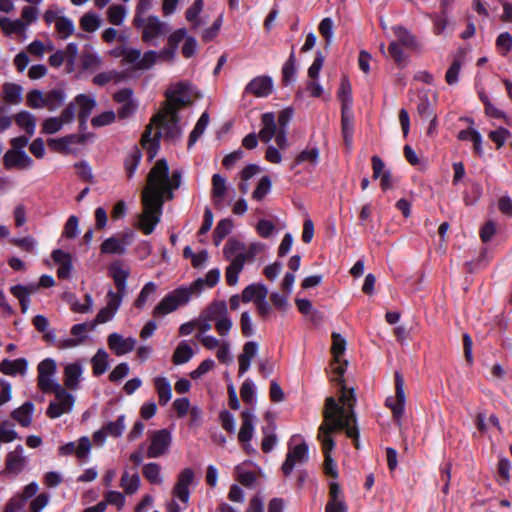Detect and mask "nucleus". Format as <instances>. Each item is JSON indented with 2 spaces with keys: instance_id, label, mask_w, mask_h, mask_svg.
Returning <instances> with one entry per match:
<instances>
[{
  "instance_id": "nucleus-37",
  "label": "nucleus",
  "mask_w": 512,
  "mask_h": 512,
  "mask_svg": "<svg viewBox=\"0 0 512 512\" xmlns=\"http://www.w3.org/2000/svg\"><path fill=\"white\" fill-rule=\"evenodd\" d=\"M319 155L320 153L317 147L307 148L296 156L294 163L291 165V169H294L296 165L306 162L312 166H316L319 162Z\"/></svg>"
},
{
  "instance_id": "nucleus-13",
  "label": "nucleus",
  "mask_w": 512,
  "mask_h": 512,
  "mask_svg": "<svg viewBox=\"0 0 512 512\" xmlns=\"http://www.w3.org/2000/svg\"><path fill=\"white\" fill-rule=\"evenodd\" d=\"M3 165L6 170H26L32 167L33 159L25 151L8 150L3 156Z\"/></svg>"
},
{
  "instance_id": "nucleus-50",
  "label": "nucleus",
  "mask_w": 512,
  "mask_h": 512,
  "mask_svg": "<svg viewBox=\"0 0 512 512\" xmlns=\"http://www.w3.org/2000/svg\"><path fill=\"white\" fill-rule=\"evenodd\" d=\"M142 158L141 151L134 147L125 159V170L128 178H132Z\"/></svg>"
},
{
  "instance_id": "nucleus-61",
  "label": "nucleus",
  "mask_w": 512,
  "mask_h": 512,
  "mask_svg": "<svg viewBox=\"0 0 512 512\" xmlns=\"http://www.w3.org/2000/svg\"><path fill=\"white\" fill-rule=\"evenodd\" d=\"M27 105L32 109L45 107V94L40 90L34 89L27 94Z\"/></svg>"
},
{
  "instance_id": "nucleus-51",
  "label": "nucleus",
  "mask_w": 512,
  "mask_h": 512,
  "mask_svg": "<svg viewBox=\"0 0 512 512\" xmlns=\"http://www.w3.org/2000/svg\"><path fill=\"white\" fill-rule=\"evenodd\" d=\"M209 123V115L207 112H204L199 120L197 121L193 131L191 132L188 140V148L192 147L197 139L204 133L207 125Z\"/></svg>"
},
{
  "instance_id": "nucleus-58",
  "label": "nucleus",
  "mask_w": 512,
  "mask_h": 512,
  "mask_svg": "<svg viewBox=\"0 0 512 512\" xmlns=\"http://www.w3.org/2000/svg\"><path fill=\"white\" fill-rule=\"evenodd\" d=\"M124 420L125 416L121 415L116 419V421H111L105 424L103 428L107 432V435L115 438L121 436L125 428Z\"/></svg>"
},
{
  "instance_id": "nucleus-31",
  "label": "nucleus",
  "mask_w": 512,
  "mask_h": 512,
  "mask_svg": "<svg viewBox=\"0 0 512 512\" xmlns=\"http://www.w3.org/2000/svg\"><path fill=\"white\" fill-rule=\"evenodd\" d=\"M34 410V405L32 402L27 401L23 403L19 408L13 411L12 417L16 420L21 426L28 427L32 421V413Z\"/></svg>"
},
{
  "instance_id": "nucleus-19",
  "label": "nucleus",
  "mask_w": 512,
  "mask_h": 512,
  "mask_svg": "<svg viewBox=\"0 0 512 512\" xmlns=\"http://www.w3.org/2000/svg\"><path fill=\"white\" fill-rule=\"evenodd\" d=\"M90 138H92L90 134H71L59 139H50L48 144L56 150L67 151L70 150L73 145L85 144Z\"/></svg>"
},
{
  "instance_id": "nucleus-54",
  "label": "nucleus",
  "mask_w": 512,
  "mask_h": 512,
  "mask_svg": "<svg viewBox=\"0 0 512 512\" xmlns=\"http://www.w3.org/2000/svg\"><path fill=\"white\" fill-rule=\"evenodd\" d=\"M123 80V75L117 71L102 72L93 77V83L103 86L109 82L119 83Z\"/></svg>"
},
{
  "instance_id": "nucleus-9",
  "label": "nucleus",
  "mask_w": 512,
  "mask_h": 512,
  "mask_svg": "<svg viewBox=\"0 0 512 512\" xmlns=\"http://www.w3.org/2000/svg\"><path fill=\"white\" fill-rule=\"evenodd\" d=\"M133 24L143 29L142 39L145 43H152L154 39L164 36L169 32L168 25L157 16H149L146 19L141 16H135Z\"/></svg>"
},
{
  "instance_id": "nucleus-44",
  "label": "nucleus",
  "mask_w": 512,
  "mask_h": 512,
  "mask_svg": "<svg viewBox=\"0 0 512 512\" xmlns=\"http://www.w3.org/2000/svg\"><path fill=\"white\" fill-rule=\"evenodd\" d=\"M81 65L84 70L96 71L102 65L101 57L92 52V51H84L81 55Z\"/></svg>"
},
{
  "instance_id": "nucleus-26",
  "label": "nucleus",
  "mask_w": 512,
  "mask_h": 512,
  "mask_svg": "<svg viewBox=\"0 0 512 512\" xmlns=\"http://www.w3.org/2000/svg\"><path fill=\"white\" fill-rule=\"evenodd\" d=\"M258 352V344L254 341H249L244 344L243 351L238 357L239 373L244 374L250 367L251 360Z\"/></svg>"
},
{
  "instance_id": "nucleus-39",
  "label": "nucleus",
  "mask_w": 512,
  "mask_h": 512,
  "mask_svg": "<svg viewBox=\"0 0 512 512\" xmlns=\"http://www.w3.org/2000/svg\"><path fill=\"white\" fill-rule=\"evenodd\" d=\"M226 190V179L220 174H214L212 177V197L216 206L223 200Z\"/></svg>"
},
{
  "instance_id": "nucleus-20",
  "label": "nucleus",
  "mask_w": 512,
  "mask_h": 512,
  "mask_svg": "<svg viewBox=\"0 0 512 512\" xmlns=\"http://www.w3.org/2000/svg\"><path fill=\"white\" fill-rule=\"evenodd\" d=\"M395 396L386 398L385 405L392 411L393 418L399 421L404 414L405 392L403 386H395Z\"/></svg>"
},
{
  "instance_id": "nucleus-46",
  "label": "nucleus",
  "mask_w": 512,
  "mask_h": 512,
  "mask_svg": "<svg viewBox=\"0 0 512 512\" xmlns=\"http://www.w3.org/2000/svg\"><path fill=\"white\" fill-rule=\"evenodd\" d=\"M126 14V8L120 4L111 5L107 10V18L109 23L116 26L123 24Z\"/></svg>"
},
{
  "instance_id": "nucleus-56",
  "label": "nucleus",
  "mask_w": 512,
  "mask_h": 512,
  "mask_svg": "<svg viewBox=\"0 0 512 512\" xmlns=\"http://www.w3.org/2000/svg\"><path fill=\"white\" fill-rule=\"evenodd\" d=\"M393 31L397 37L398 44L405 47H414L416 45L415 37L411 35L406 28L402 26H395L393 27Z\"/></svg>"
},
{
  "instance_id": "nucleus-11",
  "label": "nucleus",
  "mask_w": 512,
  "mask_h": 512,
  "mask_svg": "<svg viewBox=\"0 0 512 512\" xmlns=\"http://www.w3.org/2000/svg\"><path fill=\"white\" fill-rule=\"evenodd\" d=\"M147 450L148 458H158L164 455L171 444V433L167 429L154 431L150 436Z\"/></svg>"
},
{
  "instance_id": "nucleus-57",
  "label": "nucleus",
  "mask_w": 512,
  "mask_h": 512,
  "mask_svg": "<svg viewBox=\"0 0 512 512\" xmlns=\"http://www.w3.org/2000/svg\"><path fill=\"white\" fill-rule=\"evenodd\" d=\"M101 25V20L94 13H86L80 19V26L86 32H94Z\"/></svg>"
},
{
  "instance_id": "nucleus-6",
  "label": "nucleus",
  "mask_w": 512,
  "mask_h": 512,
  "mask_svg": "<svg viewBox=\"0 0 512 512\" xmlns=\"http://www.w3.org/2000/svg\"><path fill=\"white\" fill-rule=\"evenodd\" d=\"M44 393L54 392L55 400L51 401L46 414L51 419L59 418L65 413H69L74 404V397L66 391V386H40ZM76 388L77 386H70Z\"/></svg>"
},
{
  "instance_id": "nucleus-35",
  "label": "nucleus",
  "mask_w": 512,
  "mask_h": 512,
  "mask_svg": "<svg viewBox=\"0 0 512 512\" xmlns=\"http://www.w3.org/2000/svg\"><path fill=\"white\" fill-rule=\"evenodd\" d=\"M158 286L154 282L146 283L141 289L138 297L134 301V306L143 309L146 303L152 300L157 292Z\"/></svg>"
},
{
  "instance_id": "nucleus-33",
  "label": "nucleus",
  "mask_w": 512,
  "mask_h": 512,
  "mask_svg": "<svg viewBox=\"0 0 512 512\" xmlns=\"http://www.w3.org/2000/svg\"><path fill=\"white\" fill-rule=\"evenodd\" d=\"M66 99V93L62 88L53 89L45 94V107L55 111L62 106Z\"/></svg>"
},
{
  "instance_id": "nucleus-55",
  "label": "nucleus",
  "mask_w": 512,
  "mask_h": 512,
  "mask_svg": "<svg viewBox=\"0 0 512 512\" xmlns=\"http://www.w3.org/2000/svg\"><path fill=\"white\" fill-rule=\"evenodd\" d=\"M55 29L62 39H66L74 33L75 26L71 19L62 16L60 19H58L55 25Z\"/></svg>"
},
{
  "instance_id": "nucleus-48",
  "label": "nucleus",
  "mask_w": 512,
  "mask_h": 512,
  "mask_svg": "<svg viewBox=\"0 0 512 512\" xmlns=\"http://www.w3.org/2000/svg\"><path fill=\"white\" fill-rule=\"evenodd\" d=\"M338 97L341 100V109H351L352 106V89L350 82L347 78H342L340 88L338 91Z\"/></svg>"
},
{
  "instance_id": "nucleus-21",
  "label": "nucleus",
  "mask_w": 512,
  "mask_h": 512,
  "mask_svg": "<svg viewBox=\"0 0 512 512\" xmlns=\"http://www.w3.org/2000/svg\"><path fill=\"white\" fill-rule=\"evenodd\" d=\"M38 383L37 384H56L54 376L57 372V363L52 358L42 360L38 366Z\"/></svg>"
},
{
  "instance_id": "nucleus-34",
  "label": "nucleus",
  "mask_w": 512,
  "mask_h": 512,
  "mask_svg": "<svg viewBox=\"0 0 512 512\" xmlns=\"http://www.w3.org/2000/svg\"><path fill=\"white\" fill-rule=\"evenodd\" d=\"M3 98L9 104H19L23 97V88L15 83H5L2 86Z\"/></svg>"
},
{
  "instance_id": "nucleus-40",
  "label": "nucleus",
  "mask_w": 512,
  "mask_h": 512,
  "mask_svg": "<svg viewBox=\"0 0 512 512\" xmlns=\"http://www.w3.org/2000/svg\"><path fill=\"white\" fill-rule=\"evenodd\" d=\"M16 124L24 129L30 136L35 132L36 119L33 114L28 111H21L15 116Z\"/></svg>"
},
{
  "instance_id": "nucleus-53",
  "label": "nucleus",
  "mask_w": 512,
  "mask_h": 512,
  "mask_svg": "<svg viewBox=\"0 0 512 512\" xmlns=\"http://www.w3.org/2000/svg\"><path fill=\"white\" fill-rule=\"evenodd\" d=\"M417 112L423 119H429L436 116L433 110V102L430 101L427 94L420 96L419 103L417 105Z\"/></svg>"
},
{
  "instance_id": "nucleus-4",
  "label": "nucleus",
  "mask_w": 512,
  "mask_h": 512,
  "mask_svg": "<svg viewBox=\"0 0 512 512\" xmlns=\"http://www.w3.org/2000/svg\"><path fill=\"white\" fill-rule=\"evenodd\" d=\"M263 249L264 245L258 242L246 245L235 238L228 239L223 247V256L230 262L225 270V279L229 286H235L238 283L239 274L245 263L253 262L256 255Z\"/></svg>"
},
{
  "instance_id": "nucleus-47",
  "label": "nucleus",
  "mask_w": 512,
  "mask_h": 512,
  "mask_svg": "<svg viewBox=\"0 0 512 512\" xmlns=\"http://www.w3.org/2000/svg\"><path fill=\"white\" fill-rule=\"evenodd\" d=\"M120 485L126 494H134L140 486V477L137 473L130 476L129 473L125 471L121 476Z\"/></svg>"
},
{
  "instance_id": "nucleus-30",
  "label": "nucleus",
  "mask_w": 512,
  "mask_h": 512,
  "mask_svg": "<svg viewBox=\"0 0 512 512\" xmlns=\"http://www.w3.org/2000/svg\"><path fill=\"white\" fill-rule=\"evenodd\" d=\"M27 369V360L18 358L15 360L4 359L0 363V371L6 375L24 374Z\"/></svg>"
},
{
  "instance_id": "nucleus-17",
  "label": "nucleus",
  "mask_w": 512,
  "mask_h": 512,
  "mask_svg": "<svg viewBox=\"0 0 512 512\" xmlns=\"http://www.w3.org/2000/svg\"><path fill=\"white\" fill-rule=\"evenodd\" d=\"M136 339L133 337L124 338L118 333H112L108 336L107 343L109 348L118 356L127 354L134 350Z\"/></svg>"
},
{
  "instance_id": "nucleus-3",
  "label": "nucleus",
  "mask_w": 512,
  "mask_h": 512,
  "mask_svg": "<svg viewBox=\"0 0 512 512\" xmlns=\"http://www.w3.org/2000/svg\"><path fill=\"white\" fill-rule=\"evenodd\" d=\"M162 135L166 140L172 142L181 137L182 128L179 124L178 111L162 107L146 127L141 144L144 149L149 151L150 158L156 155L159 138Z\"/></svg>"
},
{
  "instance_id": "nucleus-49",
  "label": "nucleus",
  "mask_w": 512,
  "mask_h": 512,
  "mask_svg": "<svg viewBox=\"0 0 512 512\" xmlns=\"http://www.w3.org/2000/svg\"><path fill=\"white\" fill-rule=\"evenodd\" d=\"M160 471H161L160 465L155 462H150V463L145 464L142 469L143 476L151 484H161L162 483Z\"/></svg>"
},
{
  "instance_id": "nucleus-43",
  "label": "nucleus",
  "mask_w": 512,
  "mask_h": 512,
  "mask_svg": "<svg viewBox=\"0 0 512 512\" xmlns=\"http://www.w3.org/2000/svg\"><path fill=\"white\" fill-rule=\"evenodd\" d=\"M100 250L103 254L123 255L126 252V248L122 246L117 236H111L104 240L100 246Z\"/></svg>"
},
{
  "instance_id": "nucleus-36",
  "label": "nucleus",
  "mask_w": 512,
  "mask_h": 512,
  "mask_svg": "<svg viewBox=\"0 0 512 512\" xmlns=\"http://www.w3.org/2000/svg\"><path fill=\"white\" fill-rule=\"evenodd\" d=\"M264 291V295H268V289L263 284H250L242 291V302L249 303L251 301L256 303L262 296Z\"/></svg>"
},
{
  "instance_id": "nucleus-45",
  "label": "nucleus",
  "mask_w": 512,
  "mask_h": 512,
  "mask_svg": "<svg viewBox=\"0 0 512 512\" xmlns=\"http://www.w3.org/2000/svg\"><path fill=\"white\" fill-rule=\"evenodd\" d=\"M274 430L275 425L273 423H270L268 426L262 428L264 437L262 439L261 449L264 453L271 452L277 442V437L274 433Z\"/></svg>"
},
{
  "instance_id": "nucleus-14",
  "label": "nucleus",
  "mask_w": 512,
  "mask_h": 512,
  "mask_svg": "<svg viewBox=\"0 0 512 512\" xmlns=\"http://www.w3.org/2000/svg\"><path fill=\"white\" fill-rule=\"evenodd\" d=\"M195 478L194 471L191 468L183 469L177 477V482L173 488V496L181 502L187 503L190 497L189 486Z\"/></svg>"
},
{
  "instance_id": "nucleus-22",
  "label": "nucleus",
  "mask_w": 512,
  "mask_h": 512,
  "mask_svg": "<svg viewBox=\"0 0 512 512\" xmlns=\"http://www.w3.org/2000/svg\"><path fill=\"white\" fill-rule=\"evenodd\" d=\"M74 103L79 107L78 110V118L80 121V127L84 128L86 126V122L96 106L95 99L87 96L85 94H79L75 99Z\"/></svg>"
},
{
  "instance_id": "nucleus-10",
  "label": "nucleus",
  "mask_w": 512,
  "mask_h": 512,
  "mask_svg": "<svg viewBox=\"0 0 512 512\" xmlns=\"http://www.w3.org/2000/svg\"><path fill=\"white\" fill-rule=\"evenodd\" d=\"M158 60V52L150 50L143 55L139 49L126 47L123 55V64L132 65L137 70L150 69Z\"/></svg>"
},
{
  "instance_id": "nucleus-38",
  "label": "nucleus",
  "mask_w": 512,
  "mask_h": 512,
  "mask_svg": "<svg viewBox=\"0 0 512 512\" xmlns=\"http://www.w3.org/2000/svg\"><path fill=\"white\" fill-rule=\"evenodd\" d=\"M193 355L194 352L191 346L186 341H182L176 347L172 356V361L176 365L184 364L188 362Z\"/></svg>"
},
{
  "instance_id": "nucleus-12",
  "label": "nucleus",
  "mask_w": 512,
  "mask_h": 512,
  "mask_svg": "<svg viewBox=\"0 0 512 512\" xmlns=\"http://www.w3.org/2000/svg\"><path fill=\"white\" fill-rule=\"evenodd\" d=\"M91 447L90 439L87 436H82L77 443L68 442L61 445L58 448V454L60 456H70L74 454L79 460H85L88 458Z\"/></svg>"
},
{
  "instance_id": "nucleus-5",
  "label": "nucleus",
  "mask_w": 512,
  "mask_h": 512,
  "mask_svg": "<svg viewBox=\"0 0 512 512\" xmlns=\"http://www.w3.org/2000/svg\"><path fill=\"white\" fill-rule=\"evenodd\" d=\"M201 282L202 280H195L189 286H181L168 293L154 307L152 315L154 317H163L186 305L194 295V292L200 290Z\"/></svg>"
},
{
  "instance_id": "nucleus-8",
  "label": "nucleus",
  "mask_w": 512,
  "mask_h": 512,
  "mask_svg": "<svg viewBox=\"0 0 512 512\" xmlns=\"http://www.w3.org/2000/svg\"><path fill=\"white\" fill-rule=\"evenodd\" d=\"M165 108L179 111L192 102L191 85L188 82L171 84L165 92Z\"/></svg>"
},
{
  "instance_id": "nucleus-63",
  "label": "nucleus",
  "mask_w": 512,
  "mask_h": 512,
  "mask_svg": "<svg viewBox=\"0 0 512 512\" xmlns=\"http://www.w3.org/2000/svg\"><path fill=\"white\" fill-rule=\"evenodd\" d=\"M434 24V33L436 35L442 34L448 26V12H440L430 16Z\"/></svg>"
},
{
  "instance_id": "nucleus-24",
  "label": "nucleus",
  "mask_w": 512,
  "mask_h": 512,
  "mask_svg": "<svg viewBox=\"0 0 512 512\" xmlns=\"http://www.w3.org/2000/svg\"><path fill=\"white\" fill-rule=\"evenodd\" d=\"M52 258L58 264L57 275L60 279H67L72 270L71 255L63 250L57 249L52 253Z\"/></svg>"
},
{
  "instance_id": "nucleus-32",
  "label": "nucleus",
  "mask_w": 512,
  "mask_h": 512,
  "mask_svg": "<svg viewBox=\"0 0 512 512\" xmlns=\"http://www.w3.org/2000/svg\"><path fill=\"white\" fill-rule=\"evenodd\" d=\"M84 367L81 362L68 363L64 367V383L77 384L83 374Z\"/></svg>"
},
{
  "instance_id": "nucleus-1",
  "label": "nucleus",
  "mask_w": 512,
  "mask_h": 512,
  "mask_svg": "<svg viewBox=\"0 0 512 512\" xmlns=\"http://www.w3.org/2000/svg\"><path fill=\"white\" fill-rule=\"evenodd\" d=\"M339 402L333 397H327L323 410V423L318 428L317 438L322 444L325 457L324 473L337 478V464L331 457V451L335 447L332 434L336 431H345L346 436L353 441L356 449L360 448L359 430L356 423V415L353 410L356 403V395L352 386H339Z\"/></svg>"
},
{
  "instance_id": "nucleus-59",
  "label": "nucleus",
  "mask_w": 512,
  "mask_h": 512,
  "mask_svg": "<svg viewBox=\"0 0 512 512\" xmlns=\"http://www.w3.org/2000/svg\"><path fill=\"white\" fill-rule=\"evenodd\" d=\"M296 72V57L294 49H292L288 60L284 63L282 68L283 81L289 83L293 80Z\"/></svg>"
},
{
  "instance_id": "nucleus-28",
  "label": "nucleus",
  "mask_w": 512,
  "mask_h": 512,
  "mask_svg": "<svg viewBox=\"0 0 512 512\" xmlns=\"http://www.w3.org/2000/svg\"><path fill=\"white\" fill-rule=\"evenodd\" d=\"M109 271L117 290L121 293H126V281L129 276V270L124 269L119 262H115L111 264Z\"/></svg>"
},
{
  "instance_id": "nucleus-7",
  "label": "nucleus",
  "mask_w": 512,
  "mask_h": 512,
  "mask_svg": "<svg viewBox=\"0 0 512 512\" xmlns=\"http://www.w3.org/2000/svg\"><path fill=\"white\" fill-rule=\"evenodd\" d=\"M345 350V338L341 334L334 332L332 334L331 351L333 354V362L330 364V375L331 381H334L337 384H344V382L346 381V379L343 378V374L347 366V362H341V356L344 354Z\"/></svg>"
},
{
  "instance_id": "nucleus-52",
  "label": "nucleus",
  "mask_w": 512,
  "mask_h": 512,
  "mask_svg": "<svg viewBox=\"0 0 512 512\" xmlns=\"http://www.w3.org/2000/svg\"><path fill=\"white\" fill-rule=\"evenodd\" d=\"M0 26L4 33L8 35L22 33L25 30V23L20 19L11 20L9 18H2L0 20Z\"/></svg>"
},
{
  "instance_id": "nucleus-29",
  "label": "nucleus",
  "mask_w": 512,
  "mask_h": 512,
  "mask_svg": "<svg viewBox=\"0 0 512 512\" xmlns=\"http://www.w3.org/2000/svg\"><path fill=\"white\" fill-rule=\"evenodd\" d=\"M242 425L238 433V440L242 444L248 443L254 432L253 415L249 411H243L241 413Z\"/></svg>"
},
{
  "instance_id": "nucleus-23",
  "label": "nucleus",
  "mask_w": 512,
  "mask_h": 512,
  "mask_svg": "<svg viewBox=\"0 0 512 512\" xmlns=\"http://www.w3.org/2000/svg\"><path fill=\"white\" fill-rule=\"evenodd\" d=\"M262 128L259 131V138L262 142L268 143L278 132V125L274 113L267 112L261 118Z\"/></svg>"
},
{
  "instance_id": "nucleus-16",
  "label": "nucleus",
  "mask_w": 512,
  "mask_h": 512,
  "mask_svg": "<svg viewBox=\"0 0 512 512\" xmlns=\"http://www.w3.org/2000/svg\"><path fill=\"white\" fill-rule=\"evenodd\" d=\"M273 81L269 76H257L245 87L244 94H252L256 97H267L272 93Z\"/></svg>"
},
{
  "instance_id": "nucleus-2",
  "label": "nucleus",
  "mask_w": 512,
  "mask_h": 512,
  "mask_svg": "<svg viewBox=\"0 0 512 512\" xmlns=\"http://www.w3.org/2000/svg\"><path fill=\"white\" fill-rule=\"evenodd\" d=\"M181 183V173L174 171L169 177V167L165 159L158 160L150 170L147 177V186L142 192L143 212L139 216V229L146 235L153 232L160 222L162 214V200L160 191L163 185L178 188Z\"/></svg>"
},
{
  "instance_id": "nucleus-60",
  "label": "nucleus",
  "mask_w": 512,
  "mask_h": 512,
  "mask_svg": "<svg viewBox=\"0 0 512 512\" xmlns=\"http://www.w3.org/2000/svg\"><path fill=\"white\" fill-rule=\"evenodd\" d=\"M219 279H220V270L218 268H213L211 270H209L207 272V274L205 275V278H198L197 280H202L201 282V288L199 291L197 292H194V295H199L203 289H204V286L206 285L207 287H214L218 282H219Z\"/></svg>"
},
{
  "instance_id": "nucleus-64",
  "label": "nucleus",
  "mask_w": 512,
  "mask_h": 512,
  "mask_svg": "<svg viewBox=\"0 0 512 512\" xmlns=\"http://www.w3.org/2000/svg\"><path fill=\"white\" fill-rule=\"evenodd\" d=\"M271 189V180L268 176H263L256 189L254 190L253 194H252V197L255 199V200H262L265 195L270 191Z\"/></svg>"
},
{
  "instance_id": "nucleus-41",
  "label": "nucleus",
  "mask_w": 512,
  "mask_h": 512,
  "mask_svg": "<svg viewBox=\"0 0 512 512\" xmlns=\"http://www.w3.org/2000/svg\"><path fill=\"white\" fill-rule=\"evenodd\" d=\"M109 355L104 349H99L91 359L93 374L98 376L106 372Z\"/></svg>"
},
{
  "instance_id": "nucleus-42",
  "label": "nucleus",
  "mask_w": 512,
  "mask_h": 512,
  "mask_svg": "<svg viewBox=\"0 0 512 512\" xmlns=\"http://www.w3.org/2000/svg\"><path fill=\"white\" fill-rule=\"evenodd\" d=\"M226 316H228V310L224 301H213L205 310L207 320L216 321Z\"/></svg>"
},
{
  "instance_id": "nucleus-18",
  "label": "nucleus",
  "mask_w": 512,
  "mask_h": 512,
  "mask_svg": "<svg viewBox=\"0 0 512 512\" xmlns=\"http://www.w3.org/2000/svg\"><path fill=\"white\" fill-rule=\"evenodd\" d=\"M23 451L22 445H17L13 451L6 455L5 472L13 475H18L22 472L26 464Z\"/></svg>"
},
{
  "instance_id": "nucleus-27",
  "label": "nucleus",
  "mask_w": 512,
  "mask_h": 512,
  "mask_svg": "<svg viewBox=\"0 0 512 512\" xmlns=\"http://www.w3.org/2000/svg\"><path fill=\"white\" fill-rule=\"evenodd\" d=\"M341 126L345 145L350 147L353 141L354 130V116L351 109H341Z\"/></svg>"
},
{
  "instance_id": "nucleus-25",
  "label": "nucleus",
  "mask_w": 512,
  "mask_h": 512,
  "mask_svg": "<svg viewBox=\"0 0 512 512\" xmlns=\"http://www.w3.org/2000/svg\"><path fill=\"white\" fill-rule=\"evenodd\" d=\"M204 1L195 0L194 3L186 10L185 19L191 24V30L196 31L201 26L206 24L200 14L203 11Z\"/></svg>"
},
{
  "instance_id": "nucleus-15",
  "label": "nucleus",
  "mask_w": 512,
  "mask_h": 512,
  "mask_svg": "<svg viewBox=\"0 0 512 512\" xmlns=\"http://www.w3.org/2000/svg\"><path fill=\"white\" fill-rule=\"evenodd\" d=\"M308 459V446L305 442H302L293 448H290L286 459L282 464V472L288 476L297 462L302 463Z\"/></svg>"
},
{
  "instance_id": "nucleus-62",
  "label": "nucleus",
  "mask_w": 512,
  "mask_h": 512,
  "mask_svg": "<svg viewBox=\"0 0 512 512\" xmlns=\"http://www.w3.org/2000/svg\"><path fill=\"white\" fill-rule=\"evenodd\" d=\"M496 47L501 55L506 56L512 48V36L509 32H503L496 39Z\"/></svg>"
}]
</instances>
